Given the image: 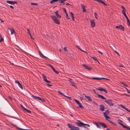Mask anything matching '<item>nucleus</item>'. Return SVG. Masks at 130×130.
<instances>
[{
	"mask_svg": "<svg viewBox=\"0 0 130 130\" xmlns=\"http://www.w3.org/2000/svg\"><path fill=\"white\" fill-rule=\"evenodd\" d=\"M64 49L65 51H67V47H64Z\"/></svg>",
	"mask_w": 130,
	"mask_h": 130,
	"instance_id": "51",
	"label": "nucleus"
},
{
	"mask_svg": "<svg viewBox=\"0 0 130 130\" xmlns=\"http://www.w3.org/2000/svg\"><path fill=\"white\" fill-rule=\"evenodd\" d=\"M119 123V124L121 126H123L124 128H126V129H129V130H130V128H129L127 127L126 126H125V125H123V124L122 123Z\"/></svg>",
	"mask_w": 130,
	"mask_h": 130,
	"instance_id": "15",
	"label": "nucleus"
},
{
	"mask_svg": "<svg viewBox=\"0 0 130 130\" xmlns=\"http://www.w3.org/2000/svg\"><path fill=\"white\" fill-rule=\"evenodd\" d=\"M21 106L24 110L25 109V108L22 105H21Z\"/></svg>",
	"mask_w": 130,
	"mask_h": 130,
	"instance_id": "46",
	"label": "nucleus"
},
{
	"mask_svg": "<svg viewBox=\"0 0 130 130\" xmlns=\"http://www.w3.org/2000/svg\"><path fill=\"white\" fill-rule=\"evenodd\" d=\"M122 11L123 14H124V16H127L126 15L125 13V9L124 7L123 6H122Z\"/></svg>",
	"mask_w": 130,
	"mask_h": 130,
	"instance_id": "10",
	"label": "nucleus"
},
{
	"mask_svg": "<svg viewBox=\"0 0 130 130\" xmlns=\"http://www.w3.org/2000/svg\"><path fill=\"white\" fill-rule=\"evenodd\" d=\"M85 97L88 99L89 101H92V100L90 97L88 96L85 95Z\"/></svg>",
	"mask_w": 130,
	"mask_h": 130,
	"instance_id": "19",
	"label": "nucleus"
},
{
	"mask_svg": "<svg viewBox=\"0 0 130 130\" xmlns=\"http://www.w3.org/2000/svg\"><path fill=\"white\" fill-rule=\"evenodd\" d=\"M0 20H1V22L2 23H3L4 22V21H3L1 19H0Z\"/></svg>",
	"mask_w": 130,
	"mask_h": 130,
	"instance_id": "64",
	"label": "nucleus"
},
{
	"mask_svg": "<svg viewBox=\"0 0 130 130\" xmlns=\"http://www.w3.org/2000/svg\"><path fill=\"white\" fill-rule=\"evenodd\" d=\"M58 1H60V2L61 3H62L63 4V5H64V2L63 1V0H58Z\"/></svg>",
	"mask_w": 130,
	"mask_h": 130,
	"instance_id": "32",
	"label": "nucleus"
},
{
	"mask_svg": "<svg viewBox=\"0 0 130 130\" xmlns=\"http://www.w3.org/2000/svg\"><path fill=\"white\" fill-rule=\"evenodd\" d=\"M116 28L117 29H119L122 30H124V27L121 25L116 26Z\"/></svg>",
	"mask_w": 130,
	"mask_h": 130,
	"instance_id": "5",
	"label": "nucleus"
},
{
	"mask_svg": "<svg viewBox=\"0 0 130 130\" xmlns=\"http://www.w3.org/2000/svg\"><path fill=\"white\" fill-rule=\"evenodd\" d=\"M124 109L126 110V111H127L128 112H130V111L128 110V109L126 107H125Z\"/></svg>",
	"mask_w": 130,
	"mask_h": 130,
	"instance_id": "40",
	"label": "nucleus"
},
{
	"mask_svg": "<svg viewBox=\"0 0 130 130\" xmlns=\"http://www.w3.org/2000/svg\"><path fill=\"white\" fill-rule=\"evenodd\" d=\"M39 53H40V54L41 55H42L43 57H45V58H46L47 57H45V56H44L43 54H42L40 52H39Z\"/></svg>",
	"mask_w": 130,
	"mask_h": 130,
	"instance_id": "42",
	"label": "nucleus"
},
{
	"mask_svg": "<svg viewBox=\"0 0 130 130\" xmlns=\"http://www.w3.org/2000/svg\"><path fill=\"white\" fill-rule=\"evenodd\" d=\"M24 110H25L28 113H31V111L30 110L28 109H26V108H25V109Z\"/></svg>",
	"mask_w": 130,
	"mask_h": 130,
	"instance_id": "26",
	"label": "nucleus"
},
{
	"mask_svg": "<svg viewBox=\"0 0 130 130\" xmlns=\"http://www.w3.org/2000/svg\"><path fill=\"white\" fill-rule=\"evenodd\" d=\"M32 96L34 99L36 100L38 98V96H35L33 95H32Z\"/></svg>",
	"mask_w": 130,
	"mask_h": 130,
	"instance_id": "31",
	"label": "nucleus"
},
{
	"mask_svg": "<svg viewBox=\"0 0 130 130\" xmlns=\"http://www.w3.org/2000/svg\"><path fill=\"white\" fill-rule=\"evenodd\" d=\"M58 0H52L50 1V3L51 4H53L54 3L56 2H57Z\"/></svg>",
	"mask_w": 130,
	"mask_h": 130,
	"instance_id": "21",
	"label": "nucleus"
},
{
	"mask_svg": "<svg viewBox=\"0 0 130 130\" xmlns=\"http://www.w3.org/2000/svg\"><path fill=\"white\" fill-rule=\"evenodd\" d=\"M29 36H30V38H31V39H32V40H34V38H33V37H32V36H31V35H29Z\"/></svg>",
	"mask_w": 130,
	"mask_h": 130,
	"instance_id": "47",
	"label": "nucleus"
},
{
	"mask_svg": "<svg viewBox=\"0 0 130 130\" xmlns=\"http://www.w3.org/2000/svg\"><path fill=\"white\" fill-rule=\"evenodd\" d=\"M109 111L108 110H107L105 112H104V115H108L109 114Z\"/></svg>",
	"mask_w": 130,
	"mask_h": 130,
	"instance_id": "17",
	"label": "nucleus"
},
{
	"mask_svg": "<svg viewBox=\"0 0 130 130\" xmlns=\"http://www.w3.org/2000/svg\"><path fill=\"white\" fill-rule=\"evenodd\" d=\"M55 14L57 16H59V15L58 14V12L57 11H56L55 12Z\"/></svg>",
	"mask_w": 130,
	"mask_h": 130,
	"instance_id": "39",
	"label": "nucleus"
},
{
	"mask_svg": "<svg viewBox=\"0 0 130 130\" xmlns=\"http://www.w3.org/2000/svg\"><path fill=\"white\" fill-rule=\"evenodd\" d=\"M68 127L71 129V130H79V128L77 127H76L72 126V125L68 124Z\"/></svg>",
	"mask_w": 130,
	"mask_h": 130,
	"instance_id": "1",
	"label": "nucleus"
},
{
	"mask_svg": "<svg viewBox=\"0 0 130 130\" xmlns=\"http://www.w3.org/2000/svg\"><path fill=\"white\" fill-rule=\"evenodd\" d=\"M1 39L0 42H1L3 40V39L2 38H2H1Z\"/></svg>",
	"mask_w": 130,
	"mask_h": 130,
	"instance_id": "50",
	"label": "nucleus"
},
{
	"mask_svg": "<svg viewBox=\"0 0 130 130\" xmlns=\"http://www.w3.org/2000/svg\"><path fill=\"white\" fill-rule=\"evenodd\" d=\"M83 9V12H85L86 11V10L85 9V8H84V9Z\"/></svg>",
	"mask_w": 130,
	"mask_h": 130,
	"instance_id": "53",
	"label": "nucleus"
},
{
	"mask_svg": "<svg viewBox=\"0 0 130 130\" xmlns=\"http://www.w3.org/2000/svg\"><path fill=\"white\" fill-rule=\"evenodd\" d=\"M92 78L93 79H97V80H101V79H106L107 80H108V79H106V78H100V77H92Z\"/></svg>",
	"mask_w": 130,
	"mask_h": 130,
	"instance_id": "8",
	"label": "nucleus"
},
{
	"mask_svg": "<svg viewBox=\"0 0 130 130\" xmlns=\"http://www.w3.org/2000/svg\"><path fill=\"white\" fill-rule=\"evenodd\" d=\"M105 102L110 106H112L113 105V104L111 100H105Z\"/></svg>",
	"mask_w": 130,
	"mask_h": 130,
	"instance_id": "4",
	"label": "nucleus"
},
{
	"mask_svg": "<svg viewBox=\"0 0 130 130\" xmlns=\"http://www.w3.org/2000/svg\"><path fill=\"white\" fill-rule=\"evenodd\" d=\"M37 99L39 100H41V98H40V97H38V98Z\"/></svg>",
	"mask_w": 130,
	"mask_h": 130,
	"instance_id": "57",
	"label": "nucleus"
},
{
	"mask_svg": "<svg viewBox=\"0 0 130 130\" xmlns=\"http://www.w3.org/2000/svg\"><path fill=\"white\" fill-rule=\"evenodd\" d=\"M93 123L94 124H95L96 125V126L97 127H98V128H100V127H99V125L98 124H97V123L96 122H93Z\"/></svg>",
	"mask_w": 130,
	"mask_h": 130,
	"instance_id": "23",
	"label": "nucleus"
},
{
	"mask_svg": "<svg viewBox=\"0 0 130 130\" xmlns=\"http://www.w3.org/2000/svg\"><path fill=\"white\" fill-rule=\"evenodd\" d=\"M69 82L71 83H72V82H73L72 81V79H69Z\"/></svg>",
	"mask_w": 130,
	"mask_h": 130,
	"instance_id": "55",
	"label": "nucleus"
},
{
	"mask_svg": "<svg viewBox=\"0 0 130 130\" xmlns=\"http://www.w3.org/2000/svg\"><path fill=\"white\" fill-rule=\"evenodd\" d=\"M99 123L103 126L104 128H106L107 127V126L104 123L99 122Z\"/></svg>",
	"mask_w": 130,
	"mask_h": 130,
	"instance_id": "13",
	"label": "nucleus"
},
{
	"mask_svg": "<svg viewBox=\"0 0 130 130\" xmlns=\"http://www.w3.org/2000/svg\"><path fill=\"white\" fill-rule=\"evenodd\" d=\"M115 52L116 53H117V54L119 56V53L116 51H115Z\"/></svg>",
	"mask_w": 130,
	"mask_h": 130,
	"instance_id": "54",
	"label": "nucleus"
},
{
	"mask_svg": "<svg viewBox=\"0 0 130 130\" xmlns=\"http://www.w3.org/2000/svg\"><path fill=\"white\" fill-rule=\"evenodd\" d=\"M98 52L100 53L102 55L103 54V53L101 52V51H98Z\"/></svg>",
	"mask_w": 130,
	"mask_h": 130,
	"instance_id": "62",
	"label": "nucleus"
},
{
	"mask_svg": "<svg viewBox=\"0 0 130 130\" xmlns=\"http://www.w3.org/2000/svg\"><path fill=\"white\" fill-rule=\"evenodd\" d=\"M42 76L44 81L45 82H46L48 80L46 78V77L44 75H43Z\"/></svg>",
	"mask_w": 130,
	"mask_h": 130,
	"instance_id": "18",
	"label": "nucleus"
},
{
	"mask_svg": "<svg viewBox=\"0 0 130 130\" xmlns=\"http://www.w3.org/2000/svg\"><path fill=\"white\" fill-rule=\"evenodd\" d=\"M91 58L93 59L94 60H95V61H96L99 63V62L98 61V60L95 57L93 56V57H91Z\"/></svg>",
	"mask_w": 130,
	"mask_h": 130,
	"instance_id": "22",
	"label": "nucleus"
},
{
	"mask_svg": "<svg viewBox=\"0 0 130 130\" xmlns=\"http://www.w3.org/2000/svg\"><path fill=\"white\" fill-rule=\"evenodd\" d=\"M126 18V19L127 20V22H129V19H128V17H125Z\"/></svg>",
	"mask_w": 130,
	"mask_h": 130,
	"instance_id": "45",
	"label": "nucleus"
},
{
	"mask_svg": "<svg viewBox=\"0 0 130 130\" xmlns=\"http://www.w3.org/2000/svg\"><path fill=\"white\" fill-rule=\"evenodd\" d=\"M77 47L79 49H80V50L81 51H83V52H85L87 54V53L86 52H85V51H83V50H82L78 46H77Z\"/></svg>",
	"mask_w": 130,
	"mask_h": 130,
	"instance_id": "36",
	"label": "nucleus"
},
{
	"mask_svg": "<svg viewBox=\"0 0 130 130\" xmlns=\"http://www.w3.org/2000/svg\"><path fill=\"white\" fill-rule=\"evenodd\" d=\"M58 92L60 94L62 95H63V96L66 97H67L70 100H71V97H69V96H67L66 95H64V94L62 93L60 91H58Z\"/></svg>",
	"mask_w": 130,
	"mask_h": 130,
	"instance_id": "14",
	"label": "nucleus"
},
{
	"mask_svg": "<svg viewBox=\"0 0 130 130\" xmlns=\"http://www.w3.org/2000/svg\"><path fill=\"white\" fill-rule=\"evenodd\" d=\"M63 10L64 11V12L66 14V16H68V14L66 12V9L64 8H63Z\"/></svg>",
	"mask_w": 130,
	"mask_h": 130,
	"instance_id": "24",
	"label": "nucleus"
},
{
	"mask_svg": "<svg viewBox=\"0 0 130 130\" xmlns=\"http://www.w3.org/2000/svg\"><path fill=\"white\" fill-rule=\"evenodd\" d=\"M79 106L82 109H83L84 108V107H83V106L81 104H80L79 105Z\"/></svg>",
	"mask_w": 130,
	"mask_h": 130,
	"instance_id": "30",
	"label": "nucleus"
},
{
	"mask_svg": "<svg viewBox=\"0 0 130 130\" xmlns=\"http://www.w3.org/2000/svg\"><path fill=\"white\" fill-rule=\"evenodd\" d=\"M72 17V20H73V21H74V17Z\"/></svg>",
	"mask_w": 130,
	"mask_h": 130,
	"instance_id": "61",
	"label": "nucleus"
},
{
	"mask_svg": "<svg viewBox=\"0 0 130 130\" xmlns=\"http://www.w3.org/2000/svg\"><path fill=\"white\" fill-rule=\"evenodd\" d=\"M84 126H86L88 127H90V125H89L87 124H85V123H84Z\"/></svg>",
	"mask_w": 130,
	"mask_h": 130,
	"instance_id": "35",
	"label": "nucleus"
},
{
	"mask_svg": "<svg viewBox=\"0 0 130 130\" xmlns=\"http://www.w3.org/2000/svg\"><path fill=\"white\" fill-rule=\"evenodd\" d=\"M41 101L43 102H44V100L43 98H41Z\"/></svg>",
	"mask_w": 130,
	"mask_h": 130,
	"instance_id": "56",
	"label": "nucleus"
},
{
	"mask_svg": "<svg viewBox=\"0 0 130 130\" xmlns=\"http://www.w3.org/2000/svg\"><path fill=\"white\" fill-rule=\"evenodd\" d=\"M16 127L17 129H20V130H30V129H22V128H20L19 127Z\"/></svg>",
	"mask_w": 130,
	"mask_h": 130,
	"instance_id": "27",
	"label": "nucleus"
},
{
	"mask_svg": "<svg viewBox=\"0 0 130 130\" xmlns=\"http://www.w3.org/2000/svg\"><path fill=\"white\" fill-rule=\"evenodd\" d=\"M74 101L76 102V103H77V104H78V103H79L80 102L79 101L76 99L74 100Z\"/></svg>",
	"mask_w": 130,
	"mask_h": 130,
	"instance_id": "38",
	"label": "nucleus"
},
{
	"mask_svg": "<svg viewBox=\"0 0 130 130\" xmlns=\"http://www.w3.org/2000/svg\"><path fill=\"white\" fill-rule=\"evenodd\" d=\"M71 85L72 86H74L75 88H76V86L75 85V84L74 83H73V82H72V83H71Z\"/></svg>",
	"mask_w": 130,
	"mask_h": 130,
	"instance_id": "34",
	"label": "nucleus"
},
{
	"mask_svg": "<svg viewBox=\"0 0 130 130\" xmlns=\"http://www.w3.org/2000/svg\"><path fill=\"white\" fill-rule=\"evenodd\" d=\"M86 68L87 69H88V70H90L91 69V68L90 67H89V66H87V67H86Z\"/></svg>",
	"mask_w": 130,
	"mask_h": 130,
	"instance_id": "37",
	"label": "nucleus"
},
{
	"mask_svg": "<svg viewBox=\"0 0 130 130\" xmlns=\"http://www.w3.org/2000/svg\"><path fill=\"white\" fill-rule=\"evenodd\" d=\"M125 89H126V90H127V92L129 93H130V91L127 88H125Z\"/></svg>",
	"mask_w": 130,
	"mask_h": 130,
	"instance_id": "43",
	"label": "nucleus"
},
{
	"mask_svg": "<svg viewBox=\"0 0 130 130\" xmlns=\"http://www.w3.org/2000/svg\"><path fill=\"white\" fill-rule=\"evenodd\" d=\"M91 23V27H94L95 25V22L93 19H91L90 21Z\"/></svg>",
	"mask_w": 130,
	"mask_h": 130,
	"instance_id": "6",
	"label": "nucleus"
},
{
	"mask_svg": "<svg viewBox=\"0 0 130 130\" xmlns=\"http://www.w3.org/2000/svg\"><path fill=\"white\" fill-rule=\"evenodd\" d=\"M15 83L16 84H17L22 89H23V87L20 82L17 80L15 81Z\"/></svg>",
	"mask_w": 130,
	"mask_h": 130,
	"instance_id": "9",
	"label": "nucleus"
},
{
	"mask_svg": "<svg viewBox=\"0 0 130 130\" xmlns=\"http://www.w3.org/2000/svg\"><path fill=\"white\" fill-rule=\"evenodd\" d=\"M108 121L111 124H114L113 122H112L111 121L109 120H108Z\"/></svg>",
	"mask_w": 130,
	"mask_h": 130,
	"instance_id": "44",
	"label": "nucleus"
},
{
	"mask_svg": "<svg viewBox=\"0 0 130 130\" xmlns=\"http://www.w3.org/2000/svg\"><path fill=\"white\" fill-rule=\"evenodd\" d=\"M82 65L85 68H86L87 66L85 64H83Z\"/></svg>",
	"mask_w": 130,
	"mask_h": 130,
	"instance_id": "48",
	"label": "nucleus"
},
{
	"mask_svg": "<svg viewBox=\"0 0 130 130\" xmlns=\"http://www.w3.org/2000/svg\"><path fill=\"white\" fill-rule=\"evenodd\" d=\"M97 95H98V96L99 98H102L103 99H106L105 98H104L103 96L102 95L99 94H97Z\"/></svg>",
	"mask_w": 130,
	"mask_h": 130,
	"instance_id": "16",
	"label": "nucleus"
},
{
	"mask_svg": "<svg viewBox=\"0 0 130 130\" xmlns=\"http://www.w3.org/2000/svg\"><path fill=\"white\" fill-rule=\"evenodd\" d=\"M31 5H34L35 6H37V5L38 4L36 3H31Z\"/></svg>",
	"mask_w": 130,
	"mask_h": 130,
	"instance_id": "33",
	"label": "nucleus"
},
{
	"mask_svg": "<svg viewBox=\"0 0 130 130\" xmlns=\"http://www.w3.org/2000/svg\"><path fill=\"white\" fill-rule=\"evenodd\" d=\"M10 7L11 8H12V9H13L14 8H13V6H10Z\"/></svg>",
	"mask_w": 130,
	"mask_h": 130,
	"instance_id": "63",
	"label": "nucleus"
},
{
	"mask_svg": "<svg viewBox=\"0 0 130 130\" xmlns=\"http://www.w3.org/2000/svg\"><path fill=\"white\" fill-rule=\"evenodd\" d=\"M27 33L29 35H30L31 34L30 32V30H29V29L28 28L27 29Z\"/></svg>",
	"mask_w": 130,
	"mask_h": 130,
	"instance_id": "25",
	"label": "nucleus"
},
{
	"mask_svg": "<svg viewBox=\"0 0 130 130\" xmlns=\"http://www.w3.org/2000/svg\"><path fill=\"white\" fill-rule=\"evenodd\" d=\"M70 13L71 15V16H74V14L72 12H70Z\"/></svg>",
	"mask_w": 130,
	"mask_h": 130,
	"instance_id": "41",
	"label": "nucleus"
},
{
	"mask_svg": "<svg viewBox=\"0 0 130 130\" xmlns=\"http://www.w3.org/2000/svg\"><path fill=\"white\" fill-rule=\"evenodd\" d=\"M81 5L82 9L85 8V7L84 5H83L82 4H81Z\"/></svg>",
	"mask_w": 130,
	"mask_h": 130,
	"instance_id": "49",
	"label": "nucleus"
},
{
	"mask_svg": "<svg viewBox=\"0 0 130 130\" xmlns=\"http://www.w3.org/2000/svg\"><path fill=\"white\" fill-rule=\"evenodd\" d=\"M9 29L10 30L11 32V35H12L15 33V32L14 29L11 28H9Z\"/></svg>",
	"mask_w": 130,
	"mask_h": 130,
	"instance_id": "12",
	"label": "nucleus"
},
{
	"mask_svg": "<svg viewBox=\"0 0 130 130\" xmlns=\"http://www.w3.org/2000/svg\"><path fill=\"white\" fill-rule=\"evenodd\" d=\"M104 116L106 118V120H108L107 119H110V117L109 116H107V115H104Z\"/></svg>",
	"mask_w": 130,
	"mask_h": 130,
	"instance_id": "28",
	"label": "nucleus"
},
{
	"mask_svg": "<svg viewBox=\"0 0 130 130\" xmlns=\"http://www.w3.org/2000/svg\"><path fill=\"white\" fill-rule=\"evenodd\" d=\"M51 67L52 68L53 70V71L55 72V73H56L57 74H58L59 72H58L57 71H56L55 70V69L52 66H51Z\"/></svg>",
	"mask_w": 130,
	"mask_h": 130,
	"instance_id": "20",
	"label": "nucleus"
},
{
	"mask_svg": "<svg viewBox=\"0 0 130 130\" xmlns=\"http://www.w3.org/2000/svg\"><path fill=\"white\" fill-rule=\"evenodd\" d=\"M96 89L97 90H99L101 91H103V90H104V89L102 88H96Z\"/></svg>",
	"mask_w": 130,
	"mask_h": 130,
	"instance_id": "29",
	"label": "nucleus"
},
{
	"mask_svg": "<svg viewBox=\"0 0 130 130\" xmlns=\"http://www.w3.org/2000/svg\"><path fill=\"white\" fill-rule=\"evenodd\" d=\"M104 90H103V91H104V92H105V93H107V92L106 91V90L104 89Z\"/></svg>",
	"mask_w": 130,
	"mask_h": 130,
	"instance_id": "59",
	"label": "nucleus"
},
{
	"mask_svg": "<svg viewBox=\"0 0 130 130\" xmlns=\"http://www.w3.org/2000/svg\"><path fill=\"white\" fill-rule=\"evenodd\" d=\"M127 24L128 25H129L130 26V21H129V22H127Z\"/></svg>",
	"mask_w": 130,
	"mask_h": 130,
	"instance_id": "60",
	"label": "nucleus"
},
{
	"mask_svg": "<svg viewBox=\"0 0 130 130\" xmlns=\"http://www.w3.org/2000/svg\"><path fill=\"white\" fill-rule=\"evenodd\" d=\"M51 81H48V80H47V81L46 82L47 83H51Z\"/></svg>",
	"mask_w": 130,
	"mask_h": 130,
	"instance_id": "58",
	"label": "nucleus"
},
{
	"mask_svg": "<svg viewBox=\"0 0 130 130\" xmlns=\"http://www.w3.org/2000/svg\"><path fill=\"white\" fill-rule=\"evenodd\" d=\"M120 106L121 107H122L123 108H124H124H125V107L123 106V105H120Z\"/></svg>",
	"mask_w": 130,
	"mask_h": 130,
	"instance_id": "52",
	"label": "nucleus"
},
{
	"mask_svg": "<svg viewBox=\"0 0 130 130\" xmlns=\"http://www.w3.org/2000/svg\"><path fill=\"white\" fill-rule=\"evenodd\" d=\"M76 124L79 127H84V123L81 122L79 120H77V122Z\"/></svg>",
	"mask_w": 130,
	"mask_h": 130,
	"instance_id": "3",
	"label": "nucleus"
},
{
	"mask_svg": "<svg viewBox=\"0 0 130 130\" xmlns=\"http://www.w3.org/2000/svg\"><path fill=\"white\" fill-rule=\"evenodd\" d=\"M100 108H99L100 110L102 111H104V106L103 105H100L99 106Z\"/></svg>",
	"mask_w": 130,
	"mask_h": 130,
	"instance_id": "11",
	"label": "nucleus"
},
{
	"mask_svg": "<svg viewBox=\"0 0 130 130\" xmlns=\"http://www.w3.org/2000/svg\"><path fill=\"white\" fill-rule=\"evenodd\" d=\"M6 2L7 3L11 4H17V2L15 1H7Z\"/></svg>",
	"mask_w": 130,
	"mask_h": 130,
	"instance_id": "7",
	"label": "nucleus"
},
{
	"mask_svg": "<svg viewBox=\"0 0 130 130\" xmlns=\"http://www.w3.org/2000/svg\"><path fill=\"white\" fill-rule=\"evenodd\" d=\"M52 18L55 23L58 24H60V22L57 17H52Z\"/></svg>",
	"mask_w": 130,
	"mask_h": 130,
	"instance_id": "2",
	"label": "nucleus"
}]
</instances>
